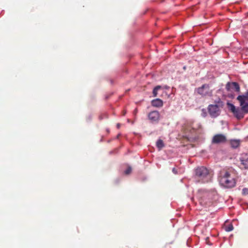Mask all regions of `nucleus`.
<instances>
[{
    "label": "nucleus",
    "instance_id": "f257e3e1",
    "mask_svg": "<svg viewBox=\"0 0 248 248\" xmlns=\"http://www.w3.org/2000/svg\"><path fill=\"white\" fill-rule=\"evenodd\" d=\"M235 174V170L232 168L222 169L218 176L220 185L227 188L234 187L236 183Z\"/></svg>",
    "mask_w": 248,
    "mask_h": 248
},
{
    "label": "nucleus",
    "instance_id": "f03ea898",
    "mask_svg": "<svg viewBox=\"0 0 248 248\" xmlns=\"http://www.w3.org/2000/svg\"><path fill=\"white\" fill-rule=\"evenodd\" d=\"M194 172V178L197 183H206L212 180L211 172L205 167H198L195 170Z\"/></svg>",
    "mask_w": 248,
    "mask_h": 248
},
{
    "label": "nucleus",
    "instance_id": "7ed1b4c3",
    "mask_svg": "<svg viewBox=\"0 0 248 248\" xmlns=\"http://www.w3.org/2000/svg\"><path fill=\"white\" fill-rule=\"evenodd\" d=\"M217 103V104L209 105L208 107V111L210 115L213 118L217 117L220 113V101H218Z\"/></svg>",
    "mask_w": 248,
    "mask_h": 248
},
{
    "label": "nucleus",
    "instance_id": "20e7f679",
    "mask_svg": "<svg viewBox=\"0 0 248 248\" xmlns=\"http://www.w3.org/2000/svg\"><path fill=\"white\" fill-rule=\"evenodd\" d=\"M237 99L240 103L241 111L246 113H248V94L239 95L237 97Z\"/></svg>",
    "mask_w": 248,
    "mask_h": 248
},
{
    "label": "nucleus",
    "instance_id": "39448f33",
    "mask_svg": "<svg viewBox=\"0 0 248 248\" xmlns=\"http://www.w3.org/2000/svg\"><path fill=\"white\" fill-rule=\"evenodd\" d=\"M227 106L228 109L232 112L238 119H241L243 118L244 115L241 110L239 108H236L233 104L229 102H227Z\"/></svg>",
    "mask_w": 248,
    "mask_h": 248
},
{
    "label": "nucleus",
    "instance_id": "423d86ee",
    "mask_svg": "<svg viewBox=\"0 0 248 248\" xmlns=\"http://www.w3.org/2000/svg\"><path fill=\"white\" fill-rule=\"evenodd\" d=\"M227 92L231 93H238L240 92V86L236 82H228L225 86Z\"/></svg>",
    "mask_w": 248,
    "mask_h": 248
},
{
    "label": "nucleus",
    "instance_id": "0eeeda50",
    "mask_svg": "<svg viewBox=\"0 0 248 248\" xmlns=\"http://www.w3.org/2000/svg\"><path fill=\"white\" fill-rule=\"evenodd\" d=\"M208 195L209 194L207 192H199L198 196L199 201L201 205L206 206L210 203Z\"/></svg>",
    "mask_w": 248,
    "mask_h": 248
},
{
    "label": "nucleus",
    "instance_id": "6e6552de",
    "mask_svg": "<svg viewBox=\"0 0 248 248\" xmlns=\"http://www.w3.org/2000/svg\"><path fill=\"white\" fill-rule=\"evenodd\" d=\"M227 140L226 137L223 134L215 135L212 140V143L219 144L225 143Z\"/></svg>",
    "mask_w": 248,
    "mask_h": 248
},
{
    "label": "nucleus",
    "instance_id": "1a4fd4ad",
    "mask_svg": "<svg viewBox=\"0 0 248 248\" xmlns=\"http://www.w3.org/2000/svg\"><path fill=\"white\" fill-rule=\"evenodd\" d=\"M160 115L157 111H153L148 114V118L152 122H157L159 120Z\"/></svg>",
    "mask_w": 248,
    "mask_h": 248
},
{
    "label": "nucleus",
    "instance_id": "9d476101",
    "mask_svg": "<svg viewBox=\"0 0 248 248\" xmlns=\"http://www.w3.org/2000/svg\"><path fill=\"white\" fill-rule=\"evenodd\" d=\"M239 160L243 168L245 169H248V155L247 154H242Z\"/></svg>",
    "mask_w": 248,
    "mask_h": 248
},
{
    "label": "nucleus",
    "instance_id": "9b49d317",
    "mask_svg": "<svg viewBox=\"0 0 248 248\" xmlns=\"http://www.w3.org/2000/svg\"><path fill=\"white\" fill-rule=\"evenodd\" d=\"M170 89V87L167 85H157L154 88L152 93H157L158 91L166 92L169 91Z\"/></svg>",
    "mask_w": 248,
    "mask_h": 248
},
{
    "label": "nucleus",
    "instance_id": "f8f14e48",
    "mask_svg": "<svg viewBox=\"0 0 248 248\" xmlns=\"http://www.w3.org/2000/svg\"><path fill=\"white\" fill-rule=\"evenodd\" d=\"M209 89V86L208 84H205L202 85V87H199L197 89L198 93H202L203 92H205L206 93Z\"/></svg>",
    "mask_w": 248,
    "mask_h": 248
},
{
    "label": "nucleus",
    "instance_id": "ddd939ff",
    "mask_svg": "<svg viewBox=\"0 0 248 248\" xmlns=\"http://www.w3.org/2000/svg\"><path fill=\"white\" fill-rule=\"evenodd\" d=\"M152 105L155 107H161L163 106V101L160 99H156L152 101Z\"/></svg>",
    "mask_w": 248,
    "mask_h": 248
},
{
    "label": "nucleus",
    "instance_id": "4468645a",
    "mask_svg": "<svg viewBox=\"0 0 248 248\" xmlns=\"http://www.w3.org/2000/svg\"><path fill=\"white\" fill-rule=\"evenodd\" d=\"M231 145L233 148H236L240 145V141L239 140H232L231 141Z\"/></svg>",
    "mask_w": 248,
    "mask_h": 248
},
{
    "label": "nucleus",
    "instance_id": "2eb2a0df",
    "mask_svg": "<svg viewBox=\"0 0 248 248\" xmlns=\"http://www.w3.org/2000/svg\"><path fill=\"white\" fill-rule=\"evenodd\" d=\"M156 145L157 147L159 149V150H161L162 148L164 147V144L162 140H157Z\"/></svg>",
    "mask_w": 248,
    "mask_h": 248
},
{
    "label": "nucleus",
    "instance_id": "dca6fc26",
    "mask_svg": "<svg viewBox=\"0 0 248 248\" xmlns=\"http://www.w3.org/2000/svg\"><path fill=\"white\" fill-rule=\"evenodd\" d=\"M233 229V225L232 224L225 227V230L226 232H231Z\"/></svg>",
    "mask_w": 248,
    "mask_h": 248
},
{
    "label": "nucleus",
    "instance_id": "f3484780",
    "mask_svg": "<svg viewBox=\"0 0 248 248\" xmlns=\"http://www.w3.org/2000/svg\"><path fill=\"white\" fill-rule=\"evenodd\" d=\"M132 171V169L131 167H129L124 171L125 174H129Z\"/></svg>",
    "mask_w": 248,
    "mask_h": 248
},
{
    "label": "nucleus",
    "instance_id": "a211bd4d",
    "mask_svg": "<svg viewBox=\"0 0 248 248\" xmlns=\"http://www.w3.org/2000/svg\"><path fill=\"white\" fill-rule=\"evenodd\" d=\"M242 194L243 195H248V188H244L242 190Z\"/></svg>",
    "mask_w": 248,
    "mask_h": 248
},
{
    "label": "nucleus",
    "instance_id": "6ab92c4d",
    "mask_svg": "<svg viewBox=\"0 0 248 248\" xmlns=\"http://www.w3.org/2000/svg\"><path fill=\"white\" fill-rule=\"evenodd\" d=\"M109 81H110V83H111V84H113V80H112V79H109Z\"/></svg>",
    "mask_w": 248,
    "mask_h": 248
},
{
    "label": "nucleus",
    "instance_id": "aec40b11",
    "mask_svg": "<svg viewBox=\"0 0 248 248\" xmlns=\"http://www.w3.org/2000/svg\"><path fill=\"white\" fill-rule=\"evenodd\" d=\"M172 171H173L174 173H176V171H175V168H173V169H172Z\"/></svg>",
    "mask_w": 248,
    "mask_h": 248
},
{
    "label": "nucleus",
    "instance_id": "412c9836",
    "mask_svg": "<svg viewBox=\"0 0 248 248\" xmlns=\"http://www.w3.org/2000/svg\"><path fill=\"white\" fill-rule=\"evenodd\" d=\"M117 127H118V128H119V127H120V124H117Z\"/></svg>",
    "mask_w": 248,
    "mask_h": 248
},
{
    "label": "nucleus",
    "instance_id": "4be33fe9",
    "mask_svg": "<svg viewBox=\"0 0 248 248\" xmlns=\"http://www.w3.org/2000/svg\"><path fill=\"white\" fill-rule=\"evenodd\" d=\"M137 112V109H135V110H134V112L135 113H136Z\"/></svg>",
    "mask_w": 248,
    "mask_h": 248
},
{
    "label": "nucleus",
    "instance_id": "5701e85b",
    "mask_svg": "<svg viewBox=\"0 0 248 248\" xmlns=\"http://www.w3.org/2000/svg\"><path fill=\"white\" fill-rule=\"evenodd\" d=\"M125 113V112H124V115Z\"/></svg>",
    "mask_w": 248,
    "mask_h": 248
},
{
    "label": "nucleus",
    "instance_id": "b1692460",
    "mask_svg": "<svg viewBox=\"0 0 248 248\" xmlns=\"http://www.w3.org/2000/svg\"><path fill=\"white\" fill-rule=\"evenodd\" d=\"M248 93V92H247V93Z\"/></svg>",
    "mask_w": 248,
    "mask_h": 248
}]
</instances>
